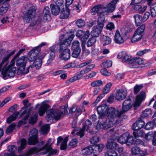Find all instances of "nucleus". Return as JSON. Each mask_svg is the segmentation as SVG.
I'll list each match as a JSON object with an SVG mask.
<instances>
[{
    "mask_svg": "<svg viewBox=\"0 0 156 156\" xmlns=\"http://www.w3.org/2000/svg\"><path fill=\"white\" fill-rule=\"evenodd\" d=\"M119 111L116 110L112 107L108 108L106 111V115L107 118L104 122L98 121L96 127L97 129H107L112 126L113 125L117 122L119 118L121 115H118Z\"/></svg>",
    "mask_w": 156,
    "mask_h": 156,
    "instance_id": "obj_1",
    "label": "nucleus"
},
{
    "mask_svg": "<svg viewBox=\"0 0 156 156\" xmlns=\"http://www.w3.org/2000/svg\"><path fill=\"white\" fill-rule=\"evenodd\" d=\"M46 113L47 115L46 119L47 122H52L53 119L58 120L63 115L68 113L67 107L62 106L58 109H49Z\"/></svg>",
    "mask_w": 156,
    "mask_h": 156,
    "instance_id": "obj_2",
    "label": "nucleus"
},
{
    "mask_svg": "<svg viewBox=\"0 0 156 156\" xmlns=\"http://www.w3.org/2000/svg\"><path fill=\"white\" fill-rule=\"evenodd\" d=\"M36 8L35 7H32L29 8L24 15L23 20L24 22L28 23L31 22L30 26L34 28L37 29L41 26L40 23L41 20V18H38L32 21L35 16Z\"/></svg>",
    "mask_w": 156,
    "mask_h": 156,
    "instance_id": "obj_3",
    "label": "nucleus"
},
{
    "mask_svg": "<svg viewBox=\"0 0 156 156\" xmlns=\"http://www.w3.org/2000/svg\"><path fill=\"white\" fill-rule=\"evenodd\" d=\"M16 58L15 56L11 62L9 66L7 67L8 64L7 63L3 68L1 72V74L2 77L4 80L8 79V77L11 78L14 76L16 68L13 66L15 64V60Z\"/></svg>",
    "mask_w": 156,
    "mask_h": 156,
    "instance_id": "obj_4",
    "label": "nucleus"
},
{
    "mask_svg": "<svg viewBox=\"0 0 156 156\" xmlns=\"http://www.w3.org/2000/svg\"><path fill=\"white\" fill-rule=\"evenodd\" d=\"M27 61V58L26 57L23 56L18 59L16 61V65L19 66L18 69V73L20 74H26L29 72L28 68L25 69V66Z\"/></svg>",
    "mask_w": 156,
    "mask_h": 156,
    "instance_id": "obj_5",
    "label": "nucleus"
},
{
    "mask_svg": "<svg viewBox=\"0 0 156 156\" xmlns=\"http://www.w3.org/2000/svg\"><path fill=\"white\" fill-rule=\"evenodd\" d=\"M118 141L122 144L126 143L128 145H131L133 143V138L130 135L129 133L126 132L118 139Z\"/></svg>",
    "mask_w": 156,
    "mask_h": 156,
    "instance_id": "obj_6",
    "label": "nucleus"
},
{
    "mask_svg": "<svg viewBox=\"0 0 156 156\" xmlns=\"http://www.w3.org/2000/svg\"><path fill=\"white\" fill-rule=\"evenodd\" d=\"M38 131L35 128L31 130L30 135L31 136L28 140V144L29 145H34L38 143Z\"/></svg>",
    "mask_w": 156,
    "mask_h": 156,
    "instance_id": "obj_7",
    "label": "nucleus"
},
{
    "mask_svg": "<svg viewBox=\"0 0 156 156\" xmlns=\"http://www.w3.org/2000/svg\"><path fill=\"white\" fill-rule=\"evenodd\" d=\"M132 103L131 98L129 97L123 102L122 105V110L119 111L118 115H121L124 112L129 111L132 107Z\"/></svg>",
    "mask_w": 156,
    "mask_h": 156,
    "instance_id": "obj_8",
    "label": "nucleus"
},
{
    "mask_svg": "<svg viewBox=\"0 0 156 156\" xmlns=\"http://www.w3.org/2000/svg\"><path fill=\"white\" fill-rule=\"evenodd\" d=\"M145 98V93L144 91H141L140 94L136 97V100L133 104L135 109H136L140 106L142 102Z\"/></svg>",
    "mask_w": 156,
    "mask_h": 156,
    "instance_id": "obj_9",
    "label": "nucleus"
},
{
    "mask_svg": "<svg viewBox=\"0 0 156 156\" xmlns=\"http://www.w3.org/2000/svg\"><path fill=\"white\" fill-rule=\"evenodd\" d=\"M127 95V91L126 90L120 89L116 90L115 97L116 100L120 101L124 99Z\"/></svg>",
    "mask_w": 156,
    "mask_h": 156,
    "instance_id": "obj_10",
    "label": "nucleus"
},
{
    "mask_svg": "<svg viewBox=\"0 0 156 156\" xmlns=\"http://www.w3.org/2000/svg\"><path fill=\"white\" fill-rule=\"evenodd\" d=\"M108 106L106 104H102L99 106L97 108V111L99 115V118L102 119L106 115V111Z\"/></svg>",
    "mask_w": 156,
    "mask_h": 156,
    "instance_id": "obj_11",
    "label": "nucleus"
},
{
    "mask_svg": "<svg viewBox=\"0 0 156 156\" xmlns=\"http://www.w3.org/2000/svg\"><path fill=\"white\" fill-rule=\"evenodd\" d=\"M129 61L130 67L133 68H137L144 62L142 58L137 57L133 58Z\"/></svg>",
    "mask_w": 156,
    "mask_h": 156,
    "instance_id": "obj_12",
    "label": "nucleus"
},
{
    "mask_svg": "<svg viewBox=\"0 0 156 156\" xmlns=\"http://www.w3.org/2000/svg\"><path fill=\"white\" fill-rule=\"evenodd\" d=\"M76 36L80 38L82 41L85 42L89 37L90 32L87 30L85 33L81 30H78L76 32Z\"/></svg>",
    "mask_w": 156,
    "mask_h": 156,
    "instance_id": "obj_13",
    "label": "nucleus"
},
{
    "mask_svg": "<svg viewBox=\"0 0 156 156\" xmlns=\"http://www.w3.org/2000/svg\"><path fill=\"white\" fill-rule=\"evenodd\" d=\"M91 125V122L89 120H87L84 124L83 128L80 130L79 132L76 133V134L80 136V137H82L84 135V131L87 130Z\"/></svg>",
    "mask_w": 156,
    "mask_h": 156,
    "instance_id": "obj_14",
    "label": "nucleus"
},
{
    "mask_svg": "<svg viewBox=\"0 0 156 156\" xmlns=\"http://www.w3.org/2000/svg\"><path fill=\"white\" fill-rule=\"evenodd\" d=\"M131 152L133 155L138 156H144L146 154V152L141 150L137 147H132L131 149Z\"/></svg>",
    "mask_w": 156,
    "mask_h": 156,
    "instance_id": "obj_15",
    "label": "nucleus"
},
{
    "mask_svg": "<svg viewBox=\"0 0 156 156\" xmlns=\"http://www.w3.org/2000/svg\"><path fill=\"white\" fill-rule=\"evenodd\" d=\"M96 150L93 149L91 147H87L82 150L81 151V154L85 156H88L92 153L95 155H97L98 153H96L95 151Z\"/></svg>",
    "mask_w": 156,
    "mask_h": 156,
    "instance_id": "obj_16",
    "label": "nucleus"
},
{
    "mask_svg": "<svg viewBox=\"0 0 156 156\" xmlns=\"http://www.w3.org/2000/svg\"><path fill=\"white\" fill-rule=\"evenodd\" d=\"M74 34L69 36L68 37L63 40V42L60 45V49L62 50L69 45L71 41L74 37Z\"/></svg>",
    "mask_w": 156,
    "mask_h": 156,
    "instance_id": "obj_17",
    "label": "nucleus"
},
{
    "mask_svg": "<svg viewBox=\"0 0 156 156\" xmlns=\"http://www.w3.org/2000/svg\"><path fill=\"white\" fill-rule=\"evenodd\" d=\"M116 4V3L115 2H113V0L110 3L103 8V12H106L107 13L112 12L115 9Z\"/></svg>",
    "mask_w": 156,
    "mask_h": 156,
    "instance_id": "obj_18",
    "label": "nucleus"
},
{
    "mask_svg": "<svg viewBox=\"0 0 156 156\" xmlns=\"http://www.w3.org/2000/svg\"><path fill=\"white\" fill-rule=\"evenodd\" d=\"M61 59L66 61L69 59L70 56V51L69 49H65L59 55Z\"/></svg>",
    "mask_w": 156,
    "mask_h": 156,
    "instance_id": "obj_19",
    "label": "nucleus"
},
{
    "mask_svg": "<svg viewBox=\"0 0 156 156\" xmlns=\"http://www.w3.org/2000/svg\"><path fill=\"white\" fill-rule=\"evenodd\" d=\"M115 42L117 44H121L124 43V39L121 36L119 31L116 30L114 36Z\"/></svg>",
    "mask_w": 156,
    "mask_h": 156,
    "instance_id": "obj_20",
    "label": "nucleus"
},
{
    "mask_svg": "<svg viewBox=\"0 0 156 156\" xmlns=\"http://www.w3.org/2000/svg\"><path fill=\"white\" fill-rule=\"evenodd\" d=\"M103 27L97 25L93 27V30L91 32V35L93 37H97L101 33Z\"/></svg>",
    "mask_w": 156,
    "mask_h": 156,
    "instance_id": "obj_21",
    "label": "nucleus"
},
{
    "mask_svg": "<svg viewBox=\"0 0 156 156\" xmlns=\"http://www.w3.org/2000/svg\"><path fill=\"white\" fill-rule=\"evenodd\" d=\"M145 125L144 122L139 119L136 122L134 123L132 126L133 130H136L142 128Z\"/></svg>",
    "mask_w": 156,
    "mask_h": 156,
    "instance_id": "obj_22",
    "label": "nucleus"
},
{
    "mask_svg": "<svg viewBox=\"0 0 156 156\" xmlns=\"http://www.w3.org/2000/svg\"><path fill=\"white\" fill-rule=\"evenodd\" d=\"M50 108L49 105L44 102L42 103L40 108L39 109V114L40 116L43 115L47 110Z\"/></svg>",
    "mask_w": 156,
    "mask_h": 156,
    "instance_id": "obj_23",
    "label": "nucleus"
},
{
    "mask_svg": "<svg viewBox=\"0 0 156 156\" xmlns=\"http://www.w3.org/2000/svg\"><path fill=\"white\" fill-rule=\"evenodd\" d=\"M16 147L14 145H11L8 147V149L10 153H5L4 156H23L22 155L19 156L16 155L15 152L16 150Z\"/></svg>",
    "mask_w": 156,
    "mask_h": 156,
    "instance_id": "obj_24",
    "label": "nucleus"
},
{
    "mask_svg": "<svg viewBox=\"0 0 156 156\" xmlns=\"http://www.w3.org/2000/svg\"><path fill=\"white\" fill-rule=\"evenodd\" d=\"M43 12L44 13V20L46 21L50 20L51 19V18L49 7L47 6L45 7L44 9Z\"/></svg>",
    "mask_w": 156,
    "mask_h": 156,
    "instance_id": "obj_25",
    "label": "nucleus"
},
{
    "mask_svg": "<svg viewBox=\"0 0 156 156\" xmlns=\"http://www.w3.org/2000/svg\"><path fill=\"white\" fill-rule=\"evenodd\" d=\"M50 8H51V11L52 14L54 15L58 14L60 11L59 7L54 4H51L50 5Z\"/></svg>",
    "mask_w": 156,
    "mask_h": 156,
    "instance_id": "obj_26",
    "label": "nucleus"
},
{
    "mask_svg": "<svg viewBox=\"0 0 156 156\" xmlns=\"http://www.w3.org/2000/svg\"><path fill=\"white\" fill-rule=\"evenodd\" d=\"M133 17L136 26L138 27L140 26L141 23L144 22L142 16L139 14H136L134 15Z\"/></svg>",
    "mask_w": 156,
    "mask_h": 156,
    "instance_id": "obj_27",
    "label": "nucleus"
},
{
    "mask_svg": "<svg viewBox=\"0 0 156 156\" xmlns=\"http://www.w3.org/2000/svg\"><path fill=\"white\" fill-rule=\"evenodd\" d=\"M117 145V143L114 142V140L113 139H111L108 141L106 147L108 149H111L116 148Z\"/></svg>",
    "mask_w": 156,
    "mask_h": 156,
    "instance_id": "obj_28",
    "label": "nucleus"
},
{
    "mask_svg": "<svg viewBox=\"0 0 156 156\" xmlns=\"http://www.w3.org/2000/svg\"><path fill=\"white\" fill-rule=\"evenodd\" d=\"M19 113L16 112L11 115L9 116L7 118L6 122L8 124H10L12 121L16 120L17 117L19 115Z\"/></svg>",
    "mask_w": 156,
    "mask_h": 156,
    "instance_id": "obj_29",
    "label": "nucleus"
},
{
    "mask_svg": "<svg viewBox=\"0 0 156 156\" xmlns=\"http://www.w3.org/2000/svg\"><path fill=\"white\" fill-rule=\"evenodd\" d=\"M69 111L71 113H75L76 116H79L82 112L81 110L76 105L73 106L69 110Z\"/></svg>",
    "mask_w": 156,
    "mask_h": 156,
    "instance_id": "obj_30",
    "label": "nucleus"
},
{
    "mask_svg": "<svg viewBox=\"0 0 156 156\" xmlns=\"http://www.w3.org/2000/svg\"><path fill=\"white\" fill-rule=\"evenodd\" d=\"M145 27L144 24L142 25L135 30L134 33L142 37Z\"/></svg>",
    "mask_w": 156,
    "mask_h": 156,
    "instance_id": "obj_31",
    "label": "nucleus"
},
{
    "mask_svg": "<svg viewBox=\"0 0 156 156\" xmlns=\"http://www.w3.org/2000/svg\"><path fill=\"white\" fill-rule=\"evenodd\" d=\"M70 14L69 10L68 8H66L65 9L61 11L60 17L62 19H64L67 18Z\"/></svg>",
    "mask_w": 156,
    "mask_h": 156,
    "instance_id": "obj_32",
    "label": "nucleus"
},
{
    "mask_svg": "<svg viewBox=\"0 0 156 156\" xmlns=\"http://www.w3.org/2000/svg\"><path fill=\"white\" fill-rule=\"evenodd\" d=\"M40 51L41 49L38 47H37L32 50L29 52V53L37 59V55Z\"/></svg>",
    "mask_w": 156,
    "mask_h": 156,
    "instance_id": "obj_33",
    "label": "nucleus"
},
{
    "mask_svg": "<svg viewBox=\"0 0 156 156\" xmlns=\"http://www.w3.org/2000/svg\"><path fill=\"white\" fill-rule=\"evenodd\" d=\"M40 51L41 49L38 47H37L32 50L29 52V53L37 59V55Z\"/></svg>",
    "mask_w": 156,
    "mask_h": 156,
    "instance_id": "obj_34",
    "label": "nucleus"
},
{
    "mask_svg": "<svg viewBox=\"0 0 156 156\" xmlns=\"http://www.w3.org/2000/svg\"><path fill=\"white\" fill-rule=\"evenodd\" d=\"M83 75L82 74L81 72L80 71L76 73L74 76L70 79L69 81L71 82H73L76 80L81 79Z\"/></svg>",
    "mask_w": 156,
    "mask_h": 156,
    "instance_id": "obj_35",
    "label": "nucleus"
},
{
    "mask_svg": "<svg viewBox=\"0 0 156 156\" xmlns=\"http://www.w3.org/2000/svg\"><path fill=\"white\" fill-rule=\"evenodd\" d=\"M95 66V64L90 65L86 67L84 69L82 70L80 72L83 75L90 71L92 69L94 68Z\"/></svg>",
    "mask_w": 156,
    "mask_h": 156,
    "instance_id": "obj_36",
    "label": "nucleus"
},
{
    "mask_svg": "<svg viewBox=\"0 0 156 156\" xmlns=\"http://www.w3.org/2000/svg\"><path fill=\"white\" fill-rule=\"evenodd\" d=\"M101 40L104 45L110 44L112 41L111 39L110 38L104 35L101 37Z\"/></svg>",
    "mask_w": 156,
    "mask_h": 156,
    "instance_id": "obj_37",
    "label": "nucleus"
},
{
    "mask_svg": "<svg viewBox=\"0 0 156 156\" xmlns=\"http://www.w3.org/2000/svg\"><path fill=\"white\" fill-rule=\"evenodd\" d=\"M105 16L103 14H101L98 21V25L103 27L105 22Z\"/></svg>",
    "mask_w": 156,
    "mask_h": 156,
    "instance_id": "obj_38",
    "label": "nucleus"
},
{
    "mask_svg": "<svg viewBox=\"0 0 156 156\" xmlns=\"http://www.w3.org/2000/svg\"><path fill=\"white\" fill-rule=\"evenodd\" d=\"M43 150L42 147L38 149L36 147H33L29 150L28 153L29 154H34Z\"/></svg>",
    "mask_w": 156,
    "mask_h": 156,
    "instance_id": "obj_39",
    "label": "nucleus"
},
{
    "mask_svg": "<svg viewBox=\"0 0 156 156\" xmlns=\"http://www.w3.org/2000/svg\"><path fill=\"white\" fill-rule=\"evenodd\" d=\"M41 65L42 60H41V59L37 58V59H36L34 62L33 65L32 66L30 65L29 67H31V68H33L34 66L37 69H38L41 67Z\"/></svg>",
    "mask_w": 156,
    "mask_h": 156,
    "instance_id": "obj_40",
    "label": "nucleus"
},
{
    "mask_svg": "<svg viewBox=\"0 0 156 156\" xmlns=\"http://www.w3.org/2000/svg\"><path fill=\"white\" fill-rule=\"evenodd\" d=\"M147 8L146 6H144L143 8L142 6L138 5H135L134 9L138 11L140 13H142L144 12Z\"/></svg>",
    "mask_w": 156,
    "mask_h": 156,
    "instance_id": "obj_41",
    "label": "nucleus"
},
{
    "mask_svg": "<svg viewBox=\"0 0 156 156\" xmlns=\"http://www.w3.org/2000/svg\"><path fill=\"white\" fill-rule=\"evenodd\" d=\"M133 132V135L135 138L143 136L144 135L143 131L140 129L134 130Z\"/></svg>",
    "mask_w": 156,
    "mask_h": 156,
    "instance_id": "obj_42",
    "label": "nucleus"
},
{
    "mask_svg": "<svg viewBox=\"0 0 156 156\" xmlns=\"http://www.w3.org/2000/svg\"><path fill=\"white\" fill-rule=\"evenodd\" d=\"M44 150L45 151L43 153V154H46L48 152H49L48 155H50V156H51V155H55L58 152L56 149H53L52 147H51L50 149L48 148Z\"/></svg>",
    "mask_w": 156,
    "mask_h": 156,
    "instance_id": "obj_43",
    "label": "nucleus"
},
{
    "mask_svg": "<svg viewBox=\"0 0 156 156\" xmlns=\"http://www.w3.org/2000/svg\"><path fill=\"white\" fill-rule=\"evenodd\" d=\"M31 109H30L29 110V112L30 111ZM29 113H27L26 114L24 118H23L22 120L19 121L17 125L18 127H20L22 125L25 124L26 123L27 120L29 118Z\"/></svg>",
    "mask_w": 156,
    "mask_h": 156,
    "instance_id": "obj_44",
    "label": "nucleus"
},
{
    "mask_svg": "<svg viewBox=\"0 0 156 156\" xmlns=\"http://www.w3.org/2000/svg\"><path fill=\"white\" fill-rule=\"evenodd\" d=\"M54 140H52L50 138L49 139L47 143L42 147L43 150H44L45 149L48 148L50 149V148L51 147V145L54 143Z\"/></svg>",
    "mask_w": 156,
    "mask_h": 156,
    "instance_id": "obj_45",
    "label": "nucleus"
},
{
    "mask_svg": "<svg viewBox=\"0 0 156 156\" xmlns=\"http://www.w3.org/2000/svg\"><path fill=\"white\" fill-rule=\"evenodd\" d=\"M50 129V125L48 124H46L42 126L41 129V130L42 133H48Z\"/></svg>",
    "mask_w": 156,
    "mask_h": 156,
    "instance_id": "obj_46",
    "label": "nucleus"
},
{
    "mask_svg": "<svg viewBox=\"0 0 156 156\" xmlns=\"http://www.w3.org/2000/svg\"><path fill=\"white\" fill-rule=\"evenodd\" d=\"M21 144L20 147H18V151H21L24 148L27 144V141L26 140L23 138L21 140Z\"/></svg>",
    "mask_w": 156,
    "mask_h": 156,
    "instance_id": "obj_47",
    "label": "nucleus"
},
{
    "mask_svg": "<svg viewBox=\"0 0 156 156\" xmlns=\"http://www.w3.org/2000/svg\"><path fill=\"white\" fill-rule=\"evenodd\" d=\"M102 9L103 8H102L101 5H98L93 8L91 10V12L93 14H94L98 12L99 11L101 10H102Z\"/></svg>",
    "mask_w": 156,
    "mask_h": 156,
    "instance_id": "obj_48",
    "label": "nucleus"
},
{
    "mask_svg": "<svg viewBox=\"0 0 156 156\" xmlns=\"http://www.w3.org/2000/svg\"><path fill=\"white\" fill-rule=\"evenodd\" d=\"M72 50H81L79 42L77 40L73 41L72 46Z\"/></svg>",
    "mask_w": 156,
    "mask_h": 156,
    "instance_id": "obj_49",
    "label": "nucleus"
},
{
    "mask_svg": "<svg viewBox=\"0 0 156 156\" xmlns=\"http://www.w3.org/2000/svg\"><path fill=\"white\" fill-rule=\"evenodd\" d=\"M151 15L153 17L156 16V2L152 4L151 6Z\"/></svg>",
    "mask_w": 156,
    "mask_h": 156,
    "instance_id": "obj_50",
    "label": "nucleus"
},
{
    "mask_svg": "<svg viewBox=\"0 0 156 156\" xmlns=\"http://www.w3.org/2000/svg\"><path fill=\"white\" fill-rule=\"evenodd\" d=\"M112 61L110 60H107L102 63L101 66L102 67L108 68L112 66Z\"/></svg>",
    "mask_w": 156,
    "mask_h": 156,
    "instance_id": "obj_51",
    "label": "nucleus"
},
{
    "mask_svg": "<svg viewBox=\"0 0 156 156\" xmlns=\"http://www.w3.org/2000/svg\"><path fill=\"white\" fill-rule=\"evenodd\" d=\"M78 140L76 139H74L70 141L69 144V147L70 148H73L77 146Z\"/></svg>",
    "mask_w": 156,
    "mask_h": 156,
    "instance_id": "obj_52",
    "label": "nucleus"
},
{
    "mask_svg": "<svg viewBox=\"0 0 156 156\" xmlns=\"http://www.w3.org/2000/svg\"><path fill=\"white\" fill-rule=\"evenodd\" d=\"M142 37L134 33L131 39L132 43H135L140 41L142 38Z\"/></svg>",
    "mask_w": 156,
    "mask_h": 156,
    "instance_id": "obj_53",
    "label": "nucleus"
},
{
    "mask_svg": "<svg viewBox=\"0 0 156 156\" xmlns=\"http://www.w3.org/2000/svg\"><path fill=\"white\" fill-rule=\"evenodd\" d=\"M85 43H82V48L83 54L86 56H87L90 53V51L86 48Z\"/></svg>",
    "mask_w": 156,
    "mask_h": 156,
    "instance_id": "obj_54",
    "label": "nucleus"
},
{
    "mask_svg": "<svg viewBox=\"0 0 156 156\" xmlns=\"http://www.w3.org/2000/svg\"><path fill=\"white\" fill-rule=\"evenodd\" d=\"M105 156H117V153L115 151L108 150L105 153Z\"/></svg>",
    "mask_w": 156,
    "mask_h": 156,
    "instance_id": "obj_55",
    "label": "nucleus"
},
{
    "mask_svg": "<svg viewBox=\"0 0 156 156\" xmlns=\"http://www.w3.org/2000/svg\"><path fill=\"white\" fill-rule=\"evenodd\" d=\"M68 140V137H66L65 138L61 144L60 149L61 150H65L66 149Z\"/></svg>",
    "mask_w": 156,
    "mask_h": 156,
    "instance_id": "obj_56",
    "label": "nucleus"
},
{
    "mask_svg": "<svg viewBox=\"0 0 156 156\" xmlns=\"http://www.w3.org/2000/svg\"><path fill=\"white\" fill-rule=\"evenodd\" d=\"M9 6L8 5H3L0 7V15H3L7 12L8 10Z\"/></svg>",
    "mask_w": 156,
    "mask_h": 156,
    "instance_id": "obj_57",
    "label": "nucleus"
},
{
    "mask_svg": "<svg viewBox=\"0 0 156 156\" xmlns=\"http://www.w3.org/2000/svg\"><path fill=\"white\" fill-rule=\"evenodd\" d=\"M112 85V83L110 82H109L104 87L103 90V92L104 94H106L109 92L110 90V89Z\"/></svg>",
    "mask_w": 156,
    "mask_h": 156,
    "instance_id": "obj_58",
    "label": "nucleus"
},
{
    "mask_svg": "<svg viewBox=\"0 0 156 156\" xmlns=\"http://www.w3.org/2000/svg\"><path fill=\"white\" fill-rule=\"evenodd\" d=\"M38 115L35 114L32 115L29 120V123L31 124H34L36 122L37 120Z\"/></svg>",
    "mask_w": 156,
    "mask_h": 156,
    "instance_id": "obj_59",
    "label": "nucleus"
},
{
    "mask_svg": "<svg viewBox=\"0 0 156 156\" xmlns=\"http://www.w3.org/2000/svg\"><path fill=\"white\" fill-rule=\"evenodd\" d=\"M103 84V82L101 80H96L91 83V85L93 87H99Z\"/></svg>",
    "mask_w": 156,
    "mask_h": 156,
    "instance_id": "obj_60",
    "label": "nucleus"
},
{
    "mask_svg": "<svg viewBox=\"0 0 156 156\" xmlns=\"http://www.w3.org/2000/svg\"><path fill=\"white\" fill-rule=\"evenodd\" d=\"M96 40L95 37H93L90 38L88 41L87 43V46L89 47L93 45L96 42Z\"/></svg>",
    "mask_w": 156,
    "mask_h": 156,
    "instance_id": "obj_61",
    "label": "nucleus"
},
{
    "mask_svg": "<svg viewBox=\"0 0 156 156\" xmlns=\"http://www.w3.org/2000/svg\"><path fill=\"white\" fill-rule=\"evenodd\" d=\"M55 57V53L53 52H51L49 54V58L47 61V64L49 65L51 63L52 60L54 59Z\"/></svg>",
    "mask_w": 156,
    "mask_h": 156,
    "instance_id": "obj_62",
    "label": "nucleus"
},
{
    "mask_svg": "<svg viewBox=\"0 0 156 156\" xmlns=\"http://www.w3.org/2000/svg\"><path fill=\"white\" fill-rule=\"evenodd\" d=\"M77 26L79 28L84 27L85 25V22L82 19H78L76 22Z\"/></svg>",
    "mask_w": 156,
    "mask_h": 156,
    "instance_id": "obj_63",
    "label": "nucleus"
},
{
    "mask_svg": "<svg viewBox=\"0 0 156 156\" xmlns=\"http://www.w3.org/2000/svg\"><path fill=\"white\" fill-rule=\"evenodd\" d=\"M16 126V125L14 123H12L6 129V133H9L12 132Z\"/></svg>",
    "mask_w": 156,
    "mask_h": 156,
    "instance_id": "obj_64",
    "label": "nucleus"
}]
</instances>
